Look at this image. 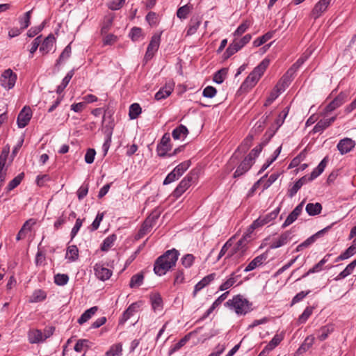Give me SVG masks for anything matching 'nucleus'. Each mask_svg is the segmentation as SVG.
Instances as JSON below:
<instances>
[{
	"mask_svg": "<svg viewBox=\"0 0 356 356\" xmlns=\"http://www.w3.org/2000/svg\"><path fill=\"white\" fill-rule=\"evenodd\" d=\"M179 256V251L175 248L165 252L154 262V273L159 276L165 275L170 269L175 266Z\"/></svg>",
	"mask_w": 356,
	"mask_h": 356,
	"instance_id": "1",
	"label": "nucleus"
},
{
	"mask_svg": "<svg viewBox=\"0 0 356 356\" xmlns=\"http://www.w3.org/2000/svg\"><path fill=\"white\" fill-rule=\"evenodd\" d=\"M269 64L270 60L267 58H264L246 77L240 89L247 91L253 88L264 74Z\"/></svg>",
	"mask_w": 356,
	"mask_h": 356,
	"instance_id": "2",
	"label": "nucleus"
},
{
	"mask_svg": "<svg viewBox=\"0 0 356 356\" xmlns=\"http://www.w3.org/2000/svg\"><path fill=\"white\" fill-rule=\"evenodd\" d=\"M225 306L233 308L237 314H245L252 310V303L242 295L238 294L229 300L225 304Z\"/></svg>",
	"mask_w": 356,
	"mask_h": 356,
	"instance_id": "3",
	"label": "nucleus"
},
{
	"mask_svg": "<svg viewBox=\"0 0 356 356\" xmlns=\"http://www.w3.org/2000/svg\"><path fill=\"white\" fill-rule=\"evenodd\" d=\"M197 172L193 170L179 182L178 186L172 192V196L176 199L181 195L197 179Z\"/></svg>",
	"mask_w": 356,
	"mask_h": 356,
	"instance_id": "4",
	"label": "nucleus"
},
{
	"mask_svg": "<svg viewBox=\"0 0 356 356\" xmlns=\"http://www.w3.org/2000/svg\"><path fill=\"white\" fill-rule=\"evenodd\" d=\"M17 79V74L11 69H7L0 76V84L5 89L10 90L15 86Z\"/></svg>",
	"mask_w": 356,
	"mask_h": 356,
	"instance_id": "5",
	"label": "nucleus"
},
{
	"mask_svg": "<svg viewBox=\"0 0 356 356\" xmlns=\"http://www.w3.org/2000/svg\"><path fill=\"white\" fill-rule=\"evenodd\" d=\"M161 32L160 33H155L152 35L145 55L146 60L152 59L155 53L158 51L161 43Z\"/></svg>",
	"mask_w": 356,
	"mask_h": 356,
	"instance_id": "6",
	"label": "nucleus"
},
{
	"mask_svg": "<svg viewBox=\"0 0 356 356\" xmlns=\"http://www.w3.org/2000/svg\"><path fill=\"white\" fill-rule=\"evenodd\" d=\"M170 134L165 133L161 139L160 143L157 145L156 152L159 156H168V152L171 149Z\"/></svg>",
	"mask_w": 356,
	"mask_h": 356,
	"instance_id": "7",
	"label": "nucleus"
},
{
	"mask_svg": "<svg viewBox=\"0 0 356 356\" xmlns=\"http://www.w3.org/2000/svg\"><path fill=\"white\" fill-rule=\"evenodd\" d=\"M248 249V245L243 243V241L238 240L228 252L226 258L234 257L235 258L240 259L245 256Z\"/></svg>",
	"mask_w": 356,
	"mask_h": 356,
	"instance_id": "8",
	"label": "nucleus"
},
{
	"mask_svg": "<svg viewBox=\"0 0 356 356\" xmlns=\"http://www.w3.org/2000/svg\"><path fill=\"white\" fill-rule=\"evenodd\" d=\"M332 0H320L318 1L310 13V17L314 20L319 18L327 9Z\"/></svg>",
	"mask_w": 356,
	"mask_h": 356,
	"instance_id": "9",
	"label": "nucleus"
},
{
	"mask_svg": "<svg viewBox=\"0 0 356 356\" xmlns=\"http://www.w3.org/2000/svg\"><path fill=\"white\" fill-rule=\"evenodd\" d=\"M347 94L341 92L332 101H331L324 108V113H330L343 105L347 99Z\"/></svg>",
	"mask_w": 356,
	"mask_h": 356,
	"instance_id": "10",
	"label": "nucleus"
},
{
	"mask_svg": "<svg viewBox=\"0 0 356 356\" xmlns=\"http://www.w3.org/2000/svg\"><path fill=\"white\" fill-rule=\"evenodd\" d=\"M32 117V111L29 106H25L19 112L17 119L19 128L25 127L30 122Z\"/></svg>",
	"mask_w": 356,
	"mask_h": 356,
	"instance_id": "11",
	"label": "nucleus"
},
{
	"mask_svg": "<svg viewBox=\"0 0 356 356\" xmlns=\"http://www.w3.org/2000/svg\"><path fill=\"white\" fill-rule=\"evenodd\" d=\"M52 334L53 332H51L44 335L40 330H31L28 332V339L30 343H39L45 341Z\"/></svg>",
	"mask_w": 356,
	"mask_h": 356,
	"instance_id": "12",
	"label": "nucleus"
},
{
	"mask_svg": "<svg viewBox=\"0 0 356 356\" xmlns=\"http://www.w3.org/2000/svg\"><path fill=\"white\" fill-rule=\"evenodd\" d=\"M305 200L302 201L299 204H298L295 209L289 214L286 219L282 225V228H285L290 225H291L293 222H295L298 217L300 215L302 211L303 206H304Z\"/></svg>",
	"mask_w": 356,
	"mask_h": 356,
	"instance_id": "13",
	"label": "nucleus"
},
{
	"mask_svg": "<svg viewBox=\"0 0 356 356\" xmlns=\"http://www.w3.org/2000/svg\"><path fill=\"white\" fill-rule=\"evenodd\" d=\"M355 141L350 138H344L340 140L337 145L340 154L343 155L350 152L355 146Z\"/></svg>",
	"mask_w": 356,
	"mask_h": 356,
	"instance_id": "14",
	"label": "nucleus"
},
{
	"mask_svg": "<svg viewBox=\"0 0 356 356\" xmlns=\"http://www.w3.org/2000/svg\"><path fill=\"white\" fill-rule=\"evenodd\" d=\"M241 268L242 266H239L235 271L232 273L229 277L220 286L219 290L222 291L231 288L241 277V275L239 273Z\"/></svg>",
	"mask_w": 356,
	"mask_h": 356,
	"instance_id": "15",
	"label": "nucleus"
},
{
	"mask_svg": "<svg viewBox=\"0 0 356 356\" xmlns=\"http://www.w3.org/2000/svg\"><path fill=\"white\" fill-rule=\"evenodd\" d=\"M94 270L96 277L102 281L108 280L112 275V271L104 267L102 264H96L94 266Z\"/></svg>",
	"mask_w": 356,
	"mask_h": 356,
	"instance_id": "16",
	"label": "nucleus"
},
{
	"mask_svg": "<svg viewBox=\"0 0 356 356\" xmlns=\"http://www.w3.org/2000/svg\"><path fill=\"white\" fill-rule=\"evenodd\" d=\"M140 305L138 302H133L129 307L122 313L119 319V325L124 324L134 314L137 312Z\"/></svg>",
	"mask_w": 356,
	"mask_h": 356,
	"instance_id": "17",
	"label": "nucleus"
},
{
	"mask_svg": "<svg viewBox=\"0 0 356 356\" xmlns=\"http://www.w3.org/2000/svg\"><path fill=\"white\" fill-rule=\"evenodd\" d=\"M268 258L267 252L259 254L254 258L245 268L244 272H250L261 266Z\"/></svg>",
	"mask_w": 356,
	"mask_h": 356,
	"instance_id": "18",
	"label": "nucleus"
},
{
	"mask_svg": "<svg viewBox=\"0 0 356 356\" xmlns=\"http://www.w3.org/2000/svg\"><path fill=\"white\" fill-rule=\"evenodd\" d=\"M291 232H283L277 239L274 240L270 245V249H276L286 245L291 239Z\"/></svg>",
	"mask_w": 356,
	"mask_h": 356,
	"instance_id": "19",
	"label": "nucleus"
},
{
	"mask_svg": "<svg viewBox=\"0 0 356 356\" xmlns=\"http://www.w3.org/2000/svg\"><path fill=\"white\" fill-rule=\"evenodd\" d=\"M56 42V38L53 34H49L40 44V51L43 55L47 54L53 48Z\"/></svg>",
	"mask_w": 356,
	"mask_h": 356,
	"instance_id": "20",
	"label": "nucleus"
},
{
	"mask_svg": "<svg viewBox=\"0 0 356 356\" xmlns=\"http://www.w3.org/2000/svg\"><path fill=\"white\" fill-rule=\"evenodd\" d=\"M216 273H211L204 277H203L200 282H198L194 287V291L193 293V297H195L197 293L202 290L203 288L209 285L212 281L216 278Z\"/></svg>",
	"mask_w": 356,
	"mask_h": 356,
	"instance_id": "21",
	"label": "nucleus"
},
{
	"mask_svg": "<svg viewBox=\"0 0 356 356\" xmlns=\"http://www.w3.org/2000/svg\"><path fill=\"white\" fill-rule=\"evenodd\" d=\"M253 162L250 161L249 159L245 158L243 161L237 167L236 170H235L233 175V177L238 178L242 176L251 168Z\"/></svg>",
	"mask_w": 356,
	"mask_h": 356,
	"instance_id": "22",
	"label": "nucleus"
},
{
	"mask_svg": "<svg viewBox=\"0 0 356 356\" xmlns=\"http://www.w3.org/2000/svg\"><path fill=\"white\" fill-rule=\"evenodd\" d=\"M330 256H331L330 254H327L326 255H325L324 257L319 262H318L312 268H310L301 277L297 279L296 281L300 280L302 278H305L312 273H318V272L321 271L323 270V265L328 261Z\"/></svg>",
	"mask_w": 356,
	"mask_h": 356,
	"instance_id": "23",
	"label": "nucleus"
},
{
	"mask_svg": "<svg viewBox=\"0 0 356 356\" xmlns=\"http://www.w3.org/2000/svg\"><path fill=\"white\" fill-rule=\"evenodd\" d=\"M115 17V14L112 13H108L104 16L100 31L102 35H106L110 31L113 26Z\"/></svg>",
	"mask_w": 356,
	"mask_h": 356,
	"instance_id": "24",
	"label": "nucleus"
},
{
	"mask_svg": "<svg viewBox=\"0 0 356 356\" xmlns=\"http://www.w3.org/2000/svg\"><path fill=\"white\" fill-rule=\"evenodd\" d=\"M336 120V117H332L327 119H322L319 120L317 124L312 129V133H321L326 128L330 127L332 123L334 122Z\"/></svg>",
	"mask_w": 356,
	"mask_h": 356,
	"instance_id": "25",
	"label": "nucleus"
},
{
	"mask_svg": "<svg viewBox=\"0 0 356 356\" xmlns=\"http://www.w3.org/2000/svg\"><path fill=\"white\" fill-rule=\"evenodd\" d=\"M174 90L173 85L165 84L161 87L159 90L155 94L154 99L157 101L164 99L169 97Z\"/></svg>",
	"mask_w": 356,
	"mask_h": 356,
	"instance_id": "26",
	"label": "nucleus"
},
{
	"mask_svg": "<svg viewBox=\"0 0 356 356\" xmlns=\"http://www.w3.org/2000/svg\"><path fill=\"white\" fill-rule=\"evenodd\" d=\"M229 294V291H226L221 294L212 304V305L207 309V311L204 313L202 316V319L207 318L213 310L220 306L222 302L227 298V295Z\"/></svg>",
	"mask_w": 356,
	"mask_h": 356,
	"instance_id": "27",
	"label": "nucleus"
},
{
	"mask_svg": "<svg viewBox=\"0 0 356 356\" xmlns=\"http://www.w3.org/2000/svg\"><path fill=\"white\" fill-rule=\"evenodd\" d=\"M202 23V19L199 16L193 17L189 22L186 35L195 34Z\"/></svg>",
	"mask_w": 356,
	"mask_h": 356,
	"instance_id": "28",
	"label": "nucleus"
},
{
	"mask_svg": "<svg viewBox=\"0 0 356 356\" xmlns=\"http://www.w3.org/2000/svg\"><path fill=\"white\" fill-rule=\"evenodd\" d=\"M328 157L325 156L323 159L319 163L318 166L314 168L310 174V180H314L316 177H318L324 171L327 163H328Z\"/></svg>",
	"mask_w": 356,
	"mask_h": 356,
	"instance_id": "29",
	"label": "nucleus"
},
{
	"mask_svg": "<svg viewBox=\"0 0 356 356\" xmlns=\"http://www.w3.org/2000/svg\"><path fill=\"white\" fill-rule=\"evenodd\" d=\"M334 328L333 325H326L321 327L317 332V338L323 341H325L328 336L333 332Z\"/></svg>",
	"mask_w": 356,
	"mask_h": 356,
	"instance_id": "30",
	"label": "nucleus"
},
{
	"mask_svg": "<svg viewBox=\"0 0 356 356\" xmlns=\"http://www.w3.org/2000/svg\"><path fill=\"white\" fill-rule=\"evenodd\" d=\"M252 139H253V137L252 136H247L246 138L242 142V143L240 145V146L235 151V152L232 155L230 160L232 161L234 158H236V156H237L236 154L240 151H241L242 153H245L248 150L250 147L251 146Z\"/></svg>",
	"mask_w": 356,
	"mask_h": 356,
	"instance_id": "31",
	"label": "nucleus"
},
{
	"mask_svg": "<svg viewBox=\"0 0 356 356\" xmlns=\"http://www.w3.org/2000/svg\"><path fill=\"white\" fill-rule=\"evenodd\" d=\"M97 310L98 307L97 306L92 307L86 310L78 319V323L82 325L87 322L97 312Z\"/></svg>",
	"mask_w": 356,
	"mask_h": 356,
	"instance_id": "32",
	"label": "nucleus"
},
{
	"mask_svg": "<svg viewBox=\"0 0 356 356\" xmlns=\"http://www.w3.org/2000/svg\"><path fill=\"white\" fill-rule=\"evenodd\" d=\"M322 209L323 207L321 204L318 202L308 203L305 207L306 212L311 216H314L321 213Z\"/></svg>",
	"mask_w": 356,
	"mask_h": 356,
	"instance_id": "33",
	"label": "nucleus"
},
{
	"mask_svg": "<svg viewBox=\"0 0 356 356\" xmlns=\"http://www.w3.org/2000/svg\"><path fill=\"white\" fill-rule=\"evenodd\" d=\"M356 267V259L350 262L335 278V280L343 279L350 275Z\"/></svg>",
	"mask_w": 356,
	"mask_h": 356,
	"instance_id": "34",
	"label": "nucleus"
},
{
	"mask_svg": "<svg viewBox=\"0 0 356 356\" xmlns=\"http://www.w3.org/2000/svg\"><path fill=\"white\" fill-rule=\"evenodd\" d=\"M188 134L187 127L183 124L179 125L172 132V136L175 140H179L186 137Z\"/></svg>",
	"mask_w": 356,
	"mask_h": 356,
	"instance_id": "35",
	"label": "nucleus"
},
{
	"mask_svg": "<svg viewBox=\"0 0 356 356\" xmlns=\"http://www.w3.org/2000/svg\"><path fill=\"white\" fill-rule=\"evenodd\" d=\"M24 178V173L21 172L17 176H16L14 179H13L11 181H9L7 186L6 187V193H9L13 189H15L16 187H17L23 179Z\"/></svg>",
	"mask_w": 356,
	"mask_h": 356,
	"instance_id": "36",
	"label": "nucleus"
},
{
	"mask_svg": "<svg viewBox=\"0 0 356 356\" xmlns=\"http://www.w3.org/2000/svg\"><path fill=\"white\" fill-rule=\"evenodd\" d=\"M117 239V236L115 234H111L107 236L101 245V250L107 252L111 247L113 246L115 241Z\"/></svg>",
	"mask_w": 356,
	"mask_h": 356,
	"instance_id": "37",
	"label": "nucleus"
},
{
	"mask_svg": "<svg viewBox=\"0 0 356 356\" xmlns=\"http://www.w3.org/2000/svg\"><path fill=\"white\" fill-rule=\"evenodd\" d=\"M150 301L152 309L156 310H160L163 308V300L160 294L153 293L150 295Z\"/></svg>",
	"mask_w": 356,
	"mask_h": 356,
	"instance_id": "38",
	"label": "nucleus"
},
{
	"mask_svg": "<svg viewBox=\"0 0 356 356\" xmlns=\"http://www.w3.org/2000/svg\"><path fill=\"white\" fill-rule=\"evenodd\" d=\"M47 298V293L42 289L35 290L29 298L30 302H39L44 300Z\"/></svg>",
	"mask_w": 356,
	"mask_h": 356,
	"instance_id": "39",
	"label": "nucleus"
},
{
	"mask_svg": "<svg viewBox=\"0 0 356 356\" xmlns=\"http://www.w3.org/2000/svg\"><path fill=\"white\" fill-rule=\"evenodd\" d=\"M288 112H289V108H286L284 111H282V113L279 115L278 118L275 120V124L277 125V127L273 131V132L269 134V139H270L273 136V135L275 134V132L277 131V129L284 123V120L288 115Z\"/></svg>",
	"mask_w": 356,
	"mask_h": 356,
	"instance_id": "40",
	"label": "nucleus"
},
{
	"mask_svg": "<svg viewBox=\"0 0 356 356\" xmlns=\"http://www.w3.org/2000/svg\"><path fill=\"white\" fill-rule=\"evenodd\" d=\"M66 258L70 261H75L79 258V249L75 245L67 247Z\"/></svg>",
	"mask_w": 356,
	"mask_h": 356,
	"instance_id": "41",
	"label": "nucleus"
},
{
	"mask_svg": "<svg viewBox=\"0 0 356 356\" xmlns=\"http://www.w3.org/2000/svg\"><path fill=\"white\" fill-rule=\"evenodd\" d=\"M72 52V48H71V43H70L68 45H67L60 55L59 56L58 58L57 59L56 62V66L60 65L62 63L65 62L66 60H67L70 56Z\"/></svg>",
	"mask_w": 356,
	"mask_h": 356,
	"instance_id": "42",
	"label": "nucleus"
},
{
	"mask_svg": "<svg viewBox=\"0 0 356 356\" xmlns=\"http://www.w3.org/2000/svg\"><path fill=\"white\" fill-rule=\"evenodd\" d=\"M142 112V108L139 104L134 103L129 106V116L130 119L135 120Z\"/></svg>",
	"mask_w": 356,
	"mask_h": 356,
	"instance_id": "43",
	"label": "nucleus"
},
{
	"mask_svg": "<svg viewBox=\"0 0 356 356\" xmlns=\"http://www.w3.org/2000/svg\"><path fill=\"white\" fill-rule=\"evenodd\" d=\"M356 254V247H352L351 245L348 248L343 252H342L339 257L335 259V262H338L339 261H343L350 258Z\"/></svg>",
	"mask_w": 356,
	"mask_h": 356,
	"instance_id": "44",
	"label": "nucleus"
},
{
	"mask_svg": "<svg viewBox=\"0 0 356 356\" xmlns=\"http://www.w3.org/2000/svg\"><path fill=\"white\" fill-rule=\"evenodd\" d=\"M275 31H268L264 35H263L261 37H259L253 42V45L255 47H258L265 42H266L268 40L271 39L274 35Z\"/></svg>",
	"mask_w": 356,
	"mask_h": 356,
	"instance_id": "45",
	"label": "nucleus"
},
{
	"mask_svg": "<svg viewBox=\"0 0 356 356\" xmlns=\"http://www.w3.org/2000/svg\"><path fill=\"white\" fill-rule=\"evenodd\" d=\"M191 165L190 160L185 161L174 168V172L177 173L179 177L189 168Z\"/></svg>",
	"mask_w": 356,
	"mask_h": 356,
	"instance_id": "46",
	"label": "nucleus"
},
{
	"mask_svg": "<svg viewBox=\"0 0 356 356\" xmlns=\"http://www.w3.org/2000/svg\"><path fill=\"white\" fill-rule=\"evenodd\" d=\"M129 37L133 42L138 41L140 38H143V29L140 27H133L129 33Z\"/></svg>",
	"mask_w": 356,
	"mask_h": 356,
	"instance_id": "47",
	"label": "nucleus"
},
{
	"mask_svg": "<svg viewBox=\"0 0 356 356\" xmlns=\"http://www.w3.org/2000/svg\"><path fill=\"white\" fill-rule=\"evenodd\" d=\"M143 280L144 275L143 273L135 274L131 277L130 280L129 286L131 288L140 286L143 284Z\"/></svg>",
	"mask_w": 356,
	"mask_h": 356,
	"instance_id": "48",
	"label": "nucleus"
},
{
	"mask_svg": "<svg viewBox=\"0 0 356 356\" xmlns=\"http://www.w3.org/2000/svg\"><path fill=\"white\" fill-rule=\"evenodd\" d=\"M193 8L192 5L186 4L178 8L177 16L179 19H186Z\"/></svg>",
	"mask_w": 356,
	"mask_h": 356,
	"instance_id": "49",
	"label": "nucleus"
},
{
	"mask_svg": "<svg viewBox=\"0 0 356 356\" xmlns=\"http://www.w3.org/2000/svg\"><path fill=\"white\" fill-rule=\"evenodd\" d=\"M284 334L283 332L275 334L273 339L267 344L268 348L273 350L275 347H277L280 343V342L284 339Z\"/></svg>",
	"mask_w": 356,
	"mask_h": 356,
	"instance_id": "50",
	"label": "nucleus"
},
{
	"mask_svg": "<svg viewBox=\"0 0 356 356\" xmlns=\"http://www.w3.org/2000/svg\"><path fill=\"white\" fill-rule=\"evenodd\" d=\"M237 38L238 37H235V39L232 42L235 45H236V47L239 51L241 48H243L246 44H248L250 41L252 36L250 34H246L241 39H238Z\"/></svg>",
	"mask_w": 356,
	"mask_h": 356,
	"instance_id": "51",
	"label": "nucleus"
},
{
	"mask_svg": "<svg viewBox=\"0 0 356 356\" xmlns=\"http://www.w3.org/2000/svg\"><path fill=\"white\" fill-rule=\"evenodd\" d=\"M122 352V346L121 343H116L111 346L108 350L106 351V356H120Z\"/></svg>",
	"mask_w": 356,
	"mask_h": 356,
	"instance_id": "52",
	"label": "nucleus"
},
{
	"mask_svg": "<svg viewBox=\"0 0 356 356\" xmlns=\"http://www.w3.org/2000/svg\"><path fill=\"white\" fill-rule=\"evenodd\" d=\"M191 334H192L191 332L187 334L182 339H181L177 343H176L173 346V347L170 349V353L176 352L178 350H179L182 346H184L189 341Z\"/></svg>",
	"mask_w": 356,
	"mask_h": 356,
	"instance_id": "53",
	"label": "nucleus"
},
{
	"mask_svg": "<svg viewBox=\"0 0 356 356\" xmlns=\"http://www.w3.org/2000/svg\"><path fill=\"white\" fill-rule=\"evenodd\" d=\"M32 10L27 11L22 17H19V22L21 25V29L24 30L29 27L31 24V17Z\"/></svg>",
	"mask_w": 356,
	"mask_h": 356,
	"instance_id": "54",
	"label": "nucleus"
},
{
	"mask_svg": "<svg viewBox=\"0 0 356 356\" xmlns=\"http://www.w3.org/2000/svg\"><path fill=\"white\" fill-rule=\"evenodd\" d=\"M227 69L226 68H222L221 70L217 71L213 76V80L216 83L220 84L222 83L227 75Z\"/></svg>",
	"mask_w": 356,
	"mask_h": 356,
	"instance_id": "55",
	"label": "nucleus"
},
{
	"mask_svg": "<svg viewBox=\"0 0 356 356\" xmlns=\"http://www.w3.org/2000/svg\"><path fill=\"white\" fill-rule=\"evenodd\" d=\"M152 228V225L147 224L146 222L144 221L140 229L136 235L135 238L136 240H138L143 238L145 234H147L148 232L151 231Z\"/></svg>",
	"mask_w": 356,
	"mask_h": 356,
	"instance_id": "56",
	"label": "nucleus"
},
{
	"mask_svg": "<svg viewBox=\"0 0 356 356\" xmlns=\"http://www.w3.org/2000/svg\"><path fill=\"white\" fill-rule=\"evenodd\" d=\"M250 26V22L248 20L243 21L236 29L234 33V37H240L243 34Z\"/></svg>",
	"mask_w": 356,
	"mask_h": 356,
	"instance_id": "57",
	"label": "nucleus"
},
{
	"mask_svg": "<svg viewBox=\"0 0 356 356\" xmlns=\"http://www.w3.org/2000/svg\"><path fill=\"white\" fill-rule=\"evenodd\" d=\"M313 310V307H307L302 314L299 316L298 323L300 324L305 323L312 314Z\"/></svg>",
	"mask_w": 356,
	"mask_h": 356,
	"instance_id": "58",
	"label": "nucleus"
},
{
	"mask_svg": "<svg viewBox=\"0 0 356 356\" xmlns=\"http://www.w3.org/2000/svg\"><path fill=\"white\" fill-rule=\"evenodd\" d=\"M69 276L67 274L58 273L54 275V282L58 286H64L67 284Z\"/></svg>",
	"mask_w": 356,
	"mask_h": 356,
	"instance_id": "59",
	"label": "nucleus"
},
{
	"mask_svg": "<svg viewBox=\"0 0 356 356\" xmlns=\"http://www.w3.org/2000/svg\"><path fill=\"white\" fill-rule=\"evenodd\" d=\"M195 257L192 254H185L181 259V264L186 268H190L193 266L194 261H195Z\"/></svg>",
	"mask_w": 356,
	"mask_h": 356,
	"instance_id": "60",
	"label": "nucleus"
},
{
	"mask_svg": "<svg viewBox=\"0 0 356 356\" xmlns=\"http://www.w3.org/2000/svg\"><path fill=\"white\" fill-rule=\"evenodd\" d=\"M125 3V0H112L107 3V7L111 10H120Z\"/></svg>",
	"mask_w": 356,
	"mask_h": 356,
	"instance_id": "61",
	"label": "nucleus"
},
{
	"mask_svg": "<svg viewBox=\"0 0 356 356\" xmlns=\"http://www.w3.org/2000/svg\"><path fill=\"white\" fill-rule=\"evenodd\" d=\"M280 211V207H277L275 209H274L270 213L262 216L264 223L266 225V224L269 223L270 222H271L272 220H273L274 219H275L277 217Z\"/></svg>",
	"mask_w": 356,
	"mask_h": 356,
	"instance_id": "62",
	"label": "nucleus"
},
{
	"mask_svg": "<svg viewBox=\"0 0 356 356\" xmlns=\"http://www.w3.org/2000/svg\"><path fill=\"white\" fill-rule=\"evenodd\" d=\"M263 148V145L260 144L258 146L255 147L254 149L251 150L249 154L245 157L246 159H249L252 162H254V159L259 156L260 152H261Z\"/></svg>",
	"mask_w": 356,
	"mask_h": 356,
	"instance_id": "63",
	"label": "nucleus"
},
{
	"mask_svg": "<svg viewBox=\"0 0 356 356\" xmlns=\"http://www.w3.org/2000/svg\"><path fill=\"white\" fill-rule=\"evenodd\" d=\"M104 38L102 39V42L104 46L106 45H112L118 40V37L115 35L114 34L110 33V34H106L104 35Z\"/></svg>",
	"mask_w": 356,
	"mask_h": 356,
	"instance_id": "64",
	"label": "nucleus"
}]
</instances>
